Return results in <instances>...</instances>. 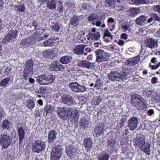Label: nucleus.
<instances>
[{
	"label": "nucleus",
	"instance_id": "nucleus-1",
	"mask_svg": "<svg viewBox=\"0 0 160 160\" xmlns=\"http://www.w3.org/2000/svg\"><path fill=\"white\" fill-rule=\"evenodd\" d=\"M72 112V109L66 107L59 108L57 110L58 117L62 120H69L71 117Z\"/></svg>",
	"mask_w": 160,
	"mask_h": 160
},
{
	"label": "nucleus",
	"instance_id": "nucleus-2",
	"mask_svg": "<svg viewBox=\"0 0 160 160\" xmlns=\"http://www.w3.org/2000/svg\"><path fill=\"white\" fill-rule=\"evenodd\" d=\"M55 78L53 75H42L38 76L36 81L41 85H48L53 82Z\"/></svg>",
	"mask_w": 160,
	"mask_h": 160
},
{
	"label": "nucleus",
	"instance_id": "nucleus-3",
	"mask_svg": "<svg viewBox=\"0 0 160 160\" xmlns=\"http://www.w3.org/2000/svg\"><path fill=\"white\" fill-rule=\"evenodd\" d=\"M2 133L0 135V143L1 146L5 149H7L11 144V140L9 134L7 133Z\"/></svg>",
	"mask_w": 160,
	"mask_h": 160
},
{
	"label": "nucleus",
	"instance_id": "nucleus-4",
	"mask_svg": "<svg viewBox=\"0 0 160 160\" xmlns=\"http://www.w3.org/2000/svg\"><path fill=\"white\" fill-rule=\"evenodd\" d=\"M32 148L33 152L39 153L45 149V142L39 140L35 141L33 143Z\"/></svg>",
	"mask_w": 160,
	"mask_h": 160
},
{
	"label": "nucleus",
	"instance_id": "nucleus-5",
	"mask_svg": "<svg viewBox=\"0 0 160 160\" xmlns=\"http://www.w3.org/2000/svg\"><path fill=\"white\" fill-rule=\"evenodd\" d=\"M95 53L97 56L96 60V62H99L108 60L107 57L108 56V54L103 50L98 49L95 51Z\"/></svg>",
	"mask_w": 160,
	"mask_h": 160
},
{
	"label": "nucleus",
	"instance_id": "nucleus-6",
	"mask_svg": "<svg viewBox=\"0 0 160 160\" xmlns=\"http://www.w3.org/2000/svg\"><path fill=\"white\" fill-rule=\"evenodd\" d=\"M108 79L112 81H120L121 80H124L125 79L124 76H122L120 73L115 71H111L108 74Z\"/></svg>",
	"mask_w": 160,
	"mask_h": 160
},
{
	"label": "nucleus",
	"instance_id": "nucleus-7",
	"mask_svg": "<svg viewBox=\"0 0 160 160\" xmlns=\"http://www.w3.org/2000/svg\"><path fill=\"white\" fill-rule=\"evenodd\" d=\"M69 86L72 90L75 92H83L87 90L85 87L79 85L76 82L70 83Z\"/></svg>",
	"mask_w": 160,
	"mask_h": 160
},
{
	"label": "nucleus",
	"instance_id": "nucleus-8",
	"mask_svg": "<svg viewBox=\"0 0 160 160\" xmlns=\"http://www.w3.org/2000/svg\"><path fill=\"white\" fill-rule=\"evenodd\" d=\"M18 32L17 30L10 31L3 39L2 42L3 43H7L14 39L17 35Z\"/></svg>",
	"mask_w": 160,
	"mask_h": 160
},
{
	"label": "nucleus",
	"instance_id": "nucleus-9",
	"mask_svg": "<svg viewBox=\"0 0 160 160\" xmlns=\"http://www.w3.org/2000/svg\"><path fill=\"white\" fill-rule=\"evenodd\" d=\"M62 101L66 106H71L74 102L73 98L70 95L64 94L62 98Z\"/></svg>",
	"mask_w": 160,
	"mask_h": 160
},
{
	"label": "nucleus",
	"instance_id": "nucleus-10",
	"mask_svg": "<svg viewBox=\"0 0 160 160\" xmlns=\"http://www.w3.org/2000/svg\"><path fill=\"white\" fill-rule=\"evenodd\" d=\"M50 69L52 71H58L63 70L64 68L62 65L60 64L58 61H54L52 63Z\"/></svg>",
	"mask_w": 160,
	"mask_h": 160
},
{
	"label": "nucleus",
	"instance_id": "nucleus-11",
	"mask_svg": "<svg viewBox=\"0 0 160 160\" xmlns=\"http://www.w3.org/2000/svg\"><path fill=\"white\" fill-rule=\"evenodd\" d=\"M128 123L130 129L134 130L137 126L138 122L137 118L133 117L130 118L128 121Z\"/></svg>",
	"mask_w": 160,
	"mask_h": 160
},
{
	"label": "nucleus",
	"instance_id": "nucleus-12",
	"mask_svg": "<svg viewBox=\"0 0 160 160\" xmlns=\"http://www.w3.org/2000/svg\"><path fill=\"white\" fill-rule=\"evenodd\" d=\"M18 132L19 140V144L20 145L25 139V130L22 127H21L18 128Z\"/></svg>",
	"mask_w": 160,
	"mask_h": 160
},
{
	"label": "nucleus",
	"instance_id": "nucleus-13",
	"mask_svg": "<svg viewBox=\"0 0 160 160\" xmlns=\"http://www.w3.org/2000/svg\"><path fill=\"white\" fill-rule=\"evenodd\" d=\"M86 45L81 44L75 46L73 50V52L74 54L78 55L82 54L84 52V49Z\"/></svg>",
	"mask_w": 160,
	"mask_h": 160
},
{
	"label": "nucleus",
	"instance_id": "nucleus-14",
	"mask_svg": "<svg viewBox=\"0 0 160 160\" xmlns=\"http://www.w3.org/2000/svg\"><path fill=\"white\" fill-rule=\"evenodd\" d=\"M83 143L86 149L89 151L92 148L93 142L91 138H87L84 139Z\"/></svg>",
	"mask_w": 160,
	"mask_h": 160
},
{
	"label": "nucleus",
	"instance_id": "nucleus-15",
	"mask_svg": "<svg viewBox=\"0 0 160 160\" xmlns=\"http://www.w3.org/2000/svg\"><path fill=\"white\" fill-rule=\"evenodd\" d=\"M62 149L60 146H54L52 148L51 155L61 157Z\"/></svg>",
	"mask_w": 160,
	"mask_h": 160
},
{
	"label": "nucleus",
	"instance_id": "nucleus-16",
	"mask_svg": "<svg viewBox=\"0 0 160 160\" xmlns=\"http://www.w3.org/2000/svg\"><path fill=\"white\" fill-rule=\"evenodd\" d=\"M12 123L6 119L3 120L1 123L2 131L4 132L5 130H9L11 128Z\"/></svg>",
	"mask_w": 160,
	"mask_h": 160
},
{
	"label": "nucleus",
	"instance_id": "nucleus-17",
	"mask_svg": "<svg viewBox=\"0 0 160 160\" xmlns=\"http://www.w3.org/2000/svg\"><path fill=\"white\" fill-rule=\"evenodd\" d=\"M101 17L95 13H92L87 18L89 22H95L97 21L102 20Z\"/></svg>",
	"mask_w": 160,
	"mask_h": 160
},
{
	"label": "nucleus",
	"instance_id": "nucleus-18",
	"mask_svg": "<svg viewBox=\"0 0 160 160\" xmlns=\"http://www.w3.org/2000/svg\"><path fill=\"white\" fill-rule=\"evenodd\" d=\"M57 134V132L54 130H52L49 132L48 135V141L49 144L53 142L56 138Z\"/></svg>",
	"mask_w": 160,
	"mask_h": 160
},
{
	"label": "nucleus",
	"instance_id": "nucleus-19",
	"mask_svg": "<svg viewBox=\"0 0 160 160\" xmlns=\"http://www.w3.org/2000/svg\"><path fill=\"white\" fill-rule=\"evenodd\" d=\"M140 56L138 55L133 58L129 59L127 62V65L131 66H134L138 63L140 61Z\"/></svg>",
	"mask_w": 160,
	"mask_h": 160
},
{
	"label": "nucleus",
	"instance_id": "nucleus-20",
	"mask_svg": "<svg viewBox=\"0 0 160 160\" xmlns=\"http://www.w3.org/2000/svg\"><path fill=\"white\" fill-rule=\"evenodd\" d=\"M104 127L102 124L99 123L94 128V132L96 136H99L103 133L104 131Z\"/></svg>",
	"mask_w": 160,
	"mask_h": 160
},
{
	"label": "nucleus",
	"instance_id": "nucleus-21",
	"mask_svg": "<svg viewBox=\"0 0 160 160\" xmlns=\"http://www.w3.org/2000/svg\"><path fill=\"white\" fill-rule=\"evenodd\" d=\"M33 69L25 67L23 71V75L24 79L26 81H27L28 77L31 76L33 74Z\"/></svg>",
	"mask_w": 160,
	"mask_h": 160
},
{
	"label": "nucleus",
	"instance_id": "nucleus-22",
	"mask_svg": "<svg viewBox=\"0 0 160 160\" xmlns=\"http://www.w3.org/2000/svg\"><path fill=\"white\" fill-rule=\"evenodd\" d=\"M76 148L74 147L67 146L66 148V152L68 156L72 157L75 155Z\"/></svg>",
	"mask_w": 160,
	"mask_h": 160
},
{
	"label": "nucleus",
	"instance_id": "nucleus-23",
	"mask_svg": "<svg viewBox=\"0 0 160 160\" xmlns=\"http://www.w3.org/2000/svg\"><path fill=\"white\" fill-rule=\"evenodd\" d=\"M81 17L80 16H76L73 17L70 20V23L75 27L78 26Z\"/></svg>",
	"mask_w": 160,
	"mask_h": 160
},
{
	"label": "nucleus",
	"instance_id": "nucleus-24",
	"mask_svg": "<svg viewBox=\"0 0 160 160\" xmlns=\"http://www.w3.org/2000/svg\"><path fill=\"white\" fill-rule=\"evenodd\" d=\"M131 100L133 105L137 109H139L140 108V106L139 105L140 98L138 97V96L137 95L133 96Z\"/></svg>",
	"mask_w": 160,
	"mask_h": 160
},
{
	"label": "nucleus",
	"instance_id": "nucleus-25",
	"mask_svg": "<svg viewBox=\"0 0 160 160\" xmlns=\"http://www.w3.org/2000/svg\"><path fill=\"white\" fill-rule=\"evenodd\" d=\"M72 58L69 56H65L61 58L59 61L62 63L66 64L70 63L72 61Z\"/></svg>",
	"mask_w": 160,
	"mask_h": 160
},
{
	"label": "nucleus",
	"instance_id": "nucleus-26",
	"mask_svg": "<svg viewBox=\"0 0 160 160\" xmlns=\"http://www.w3.org/2000/svg\"><path fill=\"white\" fill-rule=\"evenodd\" d=\"M134 145L136 147V150L139 153V150L140 149V138L137 137L133 141Z\"/></svg>",
	"mask_w": 160,
	"mask_h": 160
},
{
	"label": "nucleus",
	"instance_id": "nucleus-27",
	"mask_svg": "<svg viewBox=\"0 0 160 160\" xmlns=\"http://www.w3.org/2000/svg\"><path fill=\"white\" fill-rule=\"evenodd\" d=\"M140 12V10L139 8H132L128 10V12L131 16H135L139 13Z\"/></svg>",
	"mask_w": 160,
	"mask_h": 160
},
{
	"label": "nucleus",
	"instance_id": "nucleus-28",
	"mask_svg": "<svg viewBox=\"0 0 160 160\" xmlns=\"http://www.w3.org/2000/svg\"><path fill=\"white\" fill-rule=\"evenodd\" d=\"M56 0H51L47 4V7L51 10H53L56 8Z\"/></svg>",
	"mask_w": 160,
	"mask_h": 160
},
{
	"label": "nucleus",
	"instance_id": "nucleus-29",
	"mask_svg": "<svg viewBox=\"0 0 160 160\" xmlns=\"http://www.w3.org/2000/svg\"><path fill=\"white\" fill-rule=\"evenodd\" d=\"M89 37L92 40H97L100 38V35L98 32H97L95 34L90 33Z\"/></svg>",
	"mask_w": 160,
	"mask_h": 160
},
{
	"label": "nucleus",
	"instance_id": "nucleus-30",
	"mask_svg": "<svg viewBox=\"0 0 160 160\" xmlns=\"http://www.w3.org/2000/svg\"><path fill=\"white\" fill-rule=\"evenodd\" d=\"M53 39L49 38L44 41L43 43V45L45 47H51L53 44Z\"/></svg>",
	"mask_w": 160,
	"mask_h": 160
},
{
	"label": "nucleus",
	"instance_id": "nucleus-31",
	"mask_svg": "<svg viewBox=\"0 0 160 160\" xmlns=\"http://www.w3.org/2000/svg\"><path fill=\"white\" fill-rule=\"evenodd\" d=\"M54 109V107L49 105H47L44 108V110L47 113H50L52 114Z\"/></svg>",
	"mask_w": 160,
	"mask_h": 160
},
{
	"label": "nucleus",
	"instance_id": "nucleus-32",
	"mask_svg": "<svg viewBox=\"0 0 160 160\" xmlns=\"http://www.w3.org/2000/svg\"><path fill=\"white\" fill-rule=\"evenodd\" d=\"M78 66L86 68L89 61L86 60H78Z\"/></svg>",
	"mask_w": 160,
	"mask_h": 160
},
{
	"label": "nucleus",
	"instance_id": "nucleus-33",
	"mask_svg": "<svg viewBox=\"0 0 160 160\" xmlns=\"http://www.w3.org/2000/svg\"><path fill=\"white\" fill-rule=\"evenodd\" d=\"M104 36H103V39L105 40V41L106 42H108L109 40L108 39L106 38L107 37H112V35H111V33L109 32L108 29L107 28L104 32Z\"/></svg>",
	"mask_w": 160,
	"mask_h": 160
},
{
	"label": "nucleus",
	"instance_id": "nucleus-34",
	"mask_svg": "<svg viewBox=\"0 0 160 160\" xmlns=\"http://www.w3.org/2000/svg\"><path fill=\"white\" fill-rule=\"evenodd\" d=\"M15 10L19 11L20 12H24L25 11V7L23 5L21 4L16 6L14 7Z\"/></svg>",
	"mask_w": 160,
	"mask_h": 160
},
{
	"label": "nucleus",
	"instance_id": "nucleus-35",
	"mask_svg": "<svg viewBox=\"0 0 160 160\" xmlns=\"http://www.w3.org/2000/svg\"><path fill=\"white\" fill-rule=\"evenodd\" d=\"M109 158V155L106 153H102L98 157V160H108Z\"/></svg>",
	"mask_w": 160,
	"mask_h": 160
},
{
	"label": "nucleus",
	"instance_id": "nucleus-36",
	"mask_svg": "<svg viewBox=\"0 0 160 160\" xmlns=\"http://www.w3.org/2000/svg\"><path fill=\"white\" fill-rule=\"evenodd\" d=\"M89 125V122L88 121L84 119H82L81 120L80 125L81 127L84 128H87Z\"/></svg>",
	"mask_w": 160,
	"mask_h": 160
},
{
	"label": "nucleus",
	"instance_id": "nucleus-37",
	"mask_svg": "<svg viewBox=\"0 0 160 160\" xmlns=\"http://www.w3.org/2000/svg\"><path fill=\"white\" fill-rule=\"evenodd\" d=\"M10 78H6L3 79L0 83V86H4L9 82Z\"/></svg>",
	"mask_w": 160,
	"mask_h": 160
},
{
	"label": "nucleus",
	"instance_id": "nucleus-38",
	"mask_svg": "<svg viewBox=\"0 0 160 160\" xmlns=\"http://www.w3.org/2000/svg\"><path fill=\"white\" fill-rule=\"evenodd\" d=\"M34 65V62L32 59H30L28 61H27V62L25 64V67H27V68H30L31 69H33V67Z\"/></svg>",
	"mask_w": 160,
	"mask_h": 160
},
{
	"label": "nucleus",
	"instance_id": "nucleus-39",
	"mask_svg": "<svg viewBox=\"0 0 160 160\" xmlns=\"http://www.w3.org/2000/svg\"><path fill=\"white\" fill-rule=\"evenodd\" d=\"M27 103V107L30 109H32L35 107V103L32 99H29L28 100Z\"/></svg>",
	"mask_w": 160,
	"mask_h": 160
},
{
	"label": "nucleus",
	"instance_id": "nucleus-40",
	"mask_svg": "<svg viewBox=\"0 0 160 160\" xmlns=\"http://www.w3.org/2000/svg\"><path fill=\"white\" fill-rule=\"evenodd\" d=\"M46 90V88L44 87H42L38 89L36 91V93L38 94H40L42 96L44 95Z\"/></svg>",
	"mask_w": 160,
	"mask_h": 160
},
{
	"label": "nucleus",
	"instance_id": "nucleus-41",
	"mask_svg": "<svg viewBox=\"0 0 160 160\" xmlns=\"http://www.w3.org/2000/svg\"><path fill=\"white\" fill-rule=\"evenodd\" d=\"M63 3L60 1L58 2L57 10L60 13H61L63 11V7L62 6Z\"/></svg>",
	"mask_w": 160,
	"mask_h": 160
},
{
	"label": "nucleus",
	"instance_id": "nucleus-42",
	"mask_svg": "<svg viewBox=\"0 0 160 160\" xmlns=\"http://www.w3.org/2000/svg\"><path fill=\"white\" fill-rule=\"evenodd\" d=\"M52 29L53 30L56 32H58L60 30V26L58 24L56 23L52 27Z\"/></svg>",
	"mask_w": 160,
	"mask_h": 160
},
{
	"label": "nucleus",
	"instance_id": "nucleus-43",
	"mask_svg": "<svg viewBox=\"0 0 160 160\" xmlns=\"http://www.w3.org/2000/svg\"><path fill=\"white\" fill-rule=\"evenodd\" d=\"M107 143L108 146L109 147H111L112 148H114L115 141L112 139H110L107 141Z\"/></svg>",
	"mask_w": 160,
	"mask_h": 160
},
{
	"label": "nucleus",
	"instance_id": "nucleus-44",
	"mask_svg": "<svg viewBox=\"0 0 160 160\" xmlns=\"http://www.w3.org/2000/svg\"><path fill=\"white\" fill-rule=\"evenodd\" d=\"M20 44L22 47L24 48H27L29 46L27 42L26 38H24L22 39L21 41Z\"/></svg>",
	"mask_w": 160,
	"mask_h": 160
},
{
	"label": "nucleus",
	"instance_id": "nucleus-45",
	"mask_svg": "<svg viewBox=\"0 0 160 160\" xmlns=\"http://www.w3.org/2000/svg\"><path fill=\"white\" fill-rule=\"evenodd\" d=\"M105 2L108 6L110 7L111 8H113L114 5L115 1L114 0L105 1Z\"/></svg>",
	"mask_w": 160,
	"mask_h": 160
},
{
	"label": "nucleus",
	"instance_id": "nucleus-46",
	"mask_svg": "<svg viewBox=\"0 0 160 160\" xmlns=\"http://www.w3.org/2000/svg\"><path fill=\"white\" fill-rule=\"evenodd\" d=\"M95 68V65L94 64V63L88 62L86 68L91 70L94 69Z\"/></svg>",
	"mask_w": 160,
	"mask_h": 160
},
{
	"label": "nucleus",
	"instance_id": "nucleus-47",
	"mask_svg": "<svg viewBox=\"0 0 160 160\" xmlns=\"http://www.w3.org/2000/svg\"><path fill=\"white\" fill-rule=\"evenodd\" d=\"M102 99L100 98H97L94 100V104L95 105H99L101 102Z\"/></svg>",
	"mask_w": 160,
	"mask_h": 160
},
{
	"label": "nucleus",
	"instance_id": "nucleus-48",
	"mask_svg": "<svg viewBox=\"0 0 160 160\" xmlns=\"http://www.w3.org/2000/svg\"><path fill=\"white\" fill-rule=\"evenodd\" d=\"M50 55V51L48 50H45L43 52V55L45 57L49 56Z\"/></svg>",
	"mask_w": 160,
	"mask_h": 160
},
{
	"label": "nucleus",
	"instance_id": "nucleus-49",
	"mask_svg": "<svg viewBox=\"0 0 160 160\" xmlns=\"http://www.w3.org/2000/svg\"><path fill=\"white\" fill-rule=\"evenodd\" d=\"M39 23L36 20L33 22L32 23V26L34 27V29H38V27Z\"/></svg>",
	"mask_w": 160,
	"mask_h": 160
},
{
	"label": "nucleus",
	"instance_id": "nucleus-50",
	"mask_svg": "<svg viewBox=\"0 0 160 160\" xmlns=\"http://www.w3.org/2000/svg\"><path fill=\"white\" fill-rule=\"evenodd\" d=\"M101 80L97 79L96 83L94 86V87L99 88L100 86Z\"/></svg>",
	"mask_w": 160,
	"mask_h": 160
},
{
	"label": "nucleus",
	"instance_id": "nucleus-51",
	"mask_svg": "<svg viewBox=\"0 0 160 160\" xmlns=\"http://www.w3.org/2000/svg\"><path fill=\"white\" fill-rule=\"evenodd\" d=\"M11 68L10 67H8L4 71V73L6 75L8 76L11 72Z\"/></svg>",
	"mask_w": 160,
	"mask_h": 160
},
{
	"label": "nucleus",
	"instance_id": "nucleus-52",
	"mask_svg": "<svg viewBox=\"0 0 160 160\" xmlns=\"http://www.w3.org/2000/svg\"><path fill=\"white\" fill-rule=\"evenodd\" d=\"M27 42L29 46L31 44L33 41V38L32 37H30L28 39H26Z\"/></svg>",
	"mask_w": 160,
	"mask_h": 160
},
{
	"label": "nucleus",
	"instance_id": "nucleus-53",
	"mask_svg": "<svg viewBox=\"0 0 160 160\" xmlns=\"http://www.w3.org/2000/svg\"><path fill=\"white\" fill-rule=\"evenodd\" d=\"M101 20L97 21L96 22H93L92 24L93 25H96L97 27H99L101 26L102 22L100 21Z\"/></svg>",
	"mask_w": 160,
	"mask_h": 160
},
{
	"label": "nucleus",
	"instance_id": "nucleus-54",
	"mask_svg": "<svg viewBox=\"0 0 160 160\" xmlns=\"http://www.w3.org/2000/svg\"><path fill=\"white\" fill-rule=\"evenodd\" d=\"M60 157L51 155V160H59Z\"/></svg>",
	"mask_w": 160,
	"mask_h": 160
},
{
	"label": "nucleus",
	"instance_id": "nucleus-55",
	"mask_svg": "<svg viewBox=\"0 0 160 160\" xmlns=\"http://www.w3.org/2000/svg\"><path fill=\"white\" fill-rule=\"evenodd\" d=\"M27 80H28V81L31 83H33L35 82L34 79L30 77H28L27 78Z\"/></svg>",
	"mask_w": 160,
	"mask_h": 160
},
{
	"label": "nucleus",
	"instance_id": "nucleus-56",
	"mask_svg": "<svg viewBox=\"0 0 160 160\" xmlns=\"http://www.w3.org/2000/svg\"><path fill=\"white\" fill-rule=\"evenodd\" d=\"M35 114L37 116V117H40L42 113L41 112V111L39 109H38L37 110H36L35 111Z\"/></svg>",
	"mask_w": 160,
	"mask_h": 160
},
{
	"label": "nucleus",
	"instance_id": "nucleus-57",
	"mask_svg": "<svg viewBox=\"0 0 160 160\" xmlns=\"http://www.w3.org/2000/svg\"><path fill=\"white\" fill-rule=\"evenodd\" d=\"M121 38L122 39H126L128 38V35L126 33H123L121 35Z\"/></svg>",
	"mask_w": 160,
	"mask_h": 160
},
{
	"label": "nucleus",
	"instance_id": "nucleus-58",
	"mask_svg": "<svg viewBox=\"0 0 160 160\" xmlns=\"http://www.w3.org/2000/svg\"><path fill=\"white\" fill-rule=\"evenodd\" d=\"M6 160H13V157L10 154H8Z\"/></svg>",
	"mask_w": 160,
	"mask_h": 160
},
{
	"label": "nucleus",
	"instance_id": "nucleus-59",
	"mask_svg": "<svg viewBox=\"0 0 160 160\" xmlns=\"http://www.w3.org/2000/svg\"><path fill=\"white\" fill-rule=\"evenodd\" d=\"M118 44L120 46H122L124 44V42L122 40H119L118 42Z\"/></svg>",
	"mask_w": 160,
	"mask_h": 160
},
{
	"label": "nucleus",
	"instance_id": "nucleus-60",
	"mask_svg": "<svg viewBox=\"0 0 160 160\" xmlns=\"http://www.w3.org/2000/svg\"><path fill=\"white\" fill-rule=\"evenodd\" d=\"M108 22L109 23H113L114 21L113 18H110L108 19Z\"/></svg>",
	"mask_w": 160,
	"mask_h": 160
},
{
	"label": "nucleus",
	"instance_id": "nucleus-61",
	"mask_svg": "<svg viewBox=\"0 0 160 160\" xmlns=\"http://www.w3.org/2000/svg\"><path fill=\"white\" fill-rule=\"evenodd\" d=\"M2 44L0 43V57L2 56Z\"/></svg>",
	"mask_w": 160,
	"mask_h": 160
},
{
	"label": "nucleus",
	"instance_id": "nucleus-62",
	"mask_svg": "<svg viewBox=\"0 0 160 160\" xmlns=\"http://www.w3.org/2000/svg\"><path fill=\"white\" fill-rule=\"evenodd\" d=\"M4 4V2L2 0H0V10L2 8Z\"/></svg>",
	"mask_w": 160,
	"mask_h": 160
},
{
	"label": "nucleus",
	"instance_id": "nucleus-63",
	"mask_svg": "<svg viewBox=\"0 0 160 160\" xmlns=\"http://www.w3.org/2000/svg\"><path fill=\"white\" fill-rule=\"evenodd\" d=\"M136 22L137 24L140 25V17L136 20Z\"/></svg>",
	"mask_w": 160,
	"mask_h": 160
},
{
	"label": "nucleus",
	"instance_id": "nucleus-64",
	"mask_svg": "<svg viewBox=\"0 0 160 160\" xmlns=\"http://www.w3.org/2000/svg\"><path fill=\"white\" fill-rule=\"evenodd\" d=\"M122 28L123 29L124 32H126L128 29V26L127 25L122 26Z\"/></svg>",
	"mask_w": 160,
	"mask_h": 160
}]
</instances>
